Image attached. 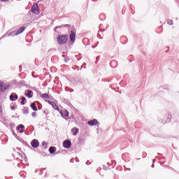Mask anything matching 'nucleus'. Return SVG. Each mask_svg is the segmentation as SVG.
Instances as JSON below:
<instances>
[{
	"label": "nucleus",
	"instance_id": "obj_11",
	"mask_svg": "<svg viewBox=\"0 0 179 179\" xmlns=\"http://www.w3.org/2000/svg\"><path fill=\"white\" fill-rule=\"evenodd\" d=\"M48 103H49V104H50V106H52V108H54V110H56L57 111H59V107H58L57 106V104H55V102L48 101Z\"/></svg>",
	"mask_w": 179,
	"mask_h": 179
},
{
	"label": "nucleus",
	"instance_id": "obj_29",
	"mask_svg": "<svg viewBox=\"0 0 179 179\" xmlns=\"http://www.w3.org/2000/svg\"><path fill=\"white\" fill-rule=\"evenodd\" d=\"M76 161L77 162H79V159H78V157H76Z\"/></svg>",
	"mask_w": 179,
	"mask_h": 179
},
{
	"label": "nucleus",
	"instance_id": "obj_10",
	"mask_svg": "<svg viewBox=\"0 0 179 179\" xmlns=\"http://www.w3.org/2000/svg\"><path fill=\"white\" fill-rule=\"evenodd\" d=\"M24 95L26 96V97H29V99H31V97H33V91L30 90H27L25 91Z\"/></svg>",
	"mask_w": 179,
	"mask_h": 179
},
{
	"label": "nucleus",
	"instance_id": "obj_17",
	"mask_svg": "<svg viewBox=\"0 0 179 179\" xmlns=\"http://www.w3.org/2000/svg\"><path fill=\"white\" fill-rule=\"evenodd\" d=\"M31 107L32 108V110H34V111H37V106H36V103H31Z\"/></svg>",
	"mask_w": 179,
	"mask_h": 179
},
{
	"label": "nucleus",
	"instance_id": "obj_18",
	"mask_svg": "<svg viewBox=\"0 0 179 179\" xmlns=\"http://www.w3.org/2000/svg\"><path fill=\"white\" fill-rule=\"evenodd\" d=\"M21 105L22 106H24V104H26V103H24V101H26V97H24V96H22V98H21Z\"/></svg>",
	"mask_w": 179,
	"mask_h": 179
},
{
	"label": "nucleus",
	"instance_id": "obj_31",
	"mask_svg": "<svg viewBox=\"0 0 179 179\" xmlns=\"http://www.w3.org/2000/svg\"><path fill=\"white\" fill-rule=\"evenodd\" d=\"M73 159H71L70 160L71 163H73Z\"/></svg>",
	"mask_w": 179,
	"mask_h": 179
},
{
	"label": "nucleus",
	"instance_id": "obj_12",
	"mask_svg": "<svg viewBox=\"0 0 179 179\" xmlns=\"http://www.w3.org/2000/svg\"><path fill=\"white\" fill-rule=\"evenodd\" d=\"M17 131H20V134H23L24 132V125L23 124H20L19 126L17 127Z\"/></svg>",
	"mask_w": 179,
	"mask_h": 179
},
{
	"label": "nucleus",
	"instance_id": "obj_19",
	"mask_svg": "<svg viewBox=\"0 0 179 179\" xmlns=\"http://www.w3.org/2000/svg\"><path fill=\"white\" fill-rule=\"evenodd\" d=\"M42 99H50V96L48 95V94H43L41 96Z\"/></svg>",
	"mask_w": 179,
	"mask_h": 179
},
{
	"label": "nucleus",
	"instance_id": "obj_15",
	"mask_svg": "<svg viewBox=\"0 0 179 179\" xmlns=\"http://www.w3.org/2000/svg\"><path fill=\"white\" fill-rule=\"evenodd\" d=\"M62 27H69V24H65V25L62 24L60 26L55 27V31H57V29H62Z\"/></svg>",
	"mask_w": 179,
	"mask_h": 179
},
{
	"label": "nucleus",
	"instance_id": "obj_27",
	"mask_svg": "<svg viewBox=\"0 0 179 179\" xmlns=\"http://www.w3.org/2000/svg\"><path fill=\"white\" fill-rule=\"evenodd\" d=\"M15 108H16V107H15V106L11 107V110H15Z\"/></svg>",
	"mask_w": 179,
	"mask_h": 179
},
{
	"label": "nucleus",
	"instance_id": "obj_5",
	"mask_svg": "<svg viewBox=\"0 0 179 179\" xmlns=\"http://www.w3.org/2000/svg\"><path fill=\"white\" fill-rule=\"evenodd\" d=\"M31 145L32 148L37 149V148H38V146H40V143L38 142V140L34 139L31 141Z\"/></svg>",
	"mask_w": 179,
	"mask_h": 179
},
{
	"label": "nucleus",
	"instance_id": "obj_2",
	"mask_svg": "<svg viewBox=\"0 0 179 179\" xmlns=\"http://www.w3.org/2000/svg\"><path fill=\"white\" fill-rule=\"evenodd\" d=\"M57 41L60 45L66 44V41H68V35H59L57 38Z\"/></svg>",
	"mask_w": 179,
	"mask_h": 179
},
{
	"label": "nucleus",
	"instance_id": "obj_21",
	"mask_svg": "<svg viewBox=\"0 0 179 179\" xmlns=\"http://www.w3.org/2000/svg\"><path fill=\"white\" fill-rule=\"evenodd\" d=\"M24 114H29V108L23 109Z\"/></svg>",
	"mask_w": 179,
	"mask_h": 179
},
{
	"label": "nucleus",
	"instance_id": "obj_36",
	"mask_svg": "<svg viewBox=\"0 0 179 179\" xmlns=\"http://www.w3.org/2000/svg\"><path fill=\"white\" fill-rule=\"evenodd\" d=\"M153 162H155V159H153Z\"/></svg>",
	"mask_w": 179,
	"mask_h": 179
},
{
	"label": "nucleus",
	"instance_id": "obj_20",
	"mask_svg": "<svg viewBox=\"0 0 179 179\" xmlns=\"http://www.w3.org/2000/svg\"><path fill=\"white\" fill-rule=\"evenodd\" d=\"M42 146L44 148V149H47V143H45V141H43L42 143Z\"/></svg>",
	"mask_w": 179,
	"mask_h": 179
},
{
	"label": "nucleus",
	"instance_id": "obj_4",
	"mask_svg": "<svg viewBox=\"0 0 179 179\" xmlns=\"http://www.w3.org/2000/svg\"><path fill=\"white\" fill-rule=\"evenodd\" d=\"M76 38V31L71 30L70 32V40L71 43H75Z\"/></svg>",
	"mask_w": 179,
	"mask_h": 179
},
{
	"label": "nucleus",
	"instance_id": "obj_22",
	"mask_svg": "<svg viewBox=\"0 0 179 179\" xmlns=\"http://www.w3.org/2000/svg\"><path fill=\"white\" fill-rule=\"evenodd\" d=\"M167 23H168V24H169L170 26H172V24H173V20H168Z\"/></svg>",
	"mask_w": 179,
	"mask_h": 179
},
{
	"label": "nucleus",
	"instance_id": "obj_25",
	"mask_svg": "<svg viewBox=\"0 0 179 179\" xmlns=\"http://www.w3.org/2000/svg\"><path fill=\"white\" fill-rule=\"evenodd\" d=\"M13 134L14 135V136H17L16 133H15V131H13Z\"/></svg>",
	"mask_w": 179,
	"mask_h": 179
},
{
	"label": "nucleus",
	"instance_id": "obj_14",
	"mask_svg": "<svg viewBox=\"0 0 179 179\" xmlns=\"http://www.w3.org/2000/svg\"><path fill=\"white\" fill-rule=\"evenodd\" d=\"M71 132H73V135L74 136H76V135H78V132H79V129L74 127L71 129Z\"/></svg>",
	"mask_w": 179,
	"mask_h": 179
},
{
	"label": "nucleus",
	"instance_id": "obj_32",
	"mask_svg": "<svg viewBox=\"0 0 179 179\" xmlns=\"http://www.w3.org/2000/svg\"><path fill=\"white\" fill-rule=\"evenodd\" d=\"M151 167H152V169L155 168V165L152 164V165L151 166Z\"/></svg>",
	"mask_w": 179,
	"mask_h": 179
},
{
	"label": "nucleus",
	"instance_id": "obj_35",
	"mask_svg": "<svg viewBox=\"0 0 179 179\" xmlns=\"http://www.w3.org/2000/svg\"><path fill=\"white\" fill-rule=\"evenodd\" d=\"M89 164V161L86 162V164Z\"/></svg>",
	"mask_w": 179,
	"mask_h": 179
},
{
	"label": "nucleus",
	"instance_id": "obj_23",
	"mask_svg": "<svg viewBox=\"0 0 179 179\" xmlns=\"http://www.w3.org/2000/svg\"><path fill=\"white\" fill-rule=\"evenodd\" d=\"M36 114H37V113H36V112H33V113H31V116H32V117H36Z\"/></svg>",
	"mask_w": 179,
	"mask_h": 179
},
{
	"label": "nucleus",
	"instance_id": "obj_6",
	"mask_svg": "<svg viewBox=\"0 0 179 179\" xmlns=\"http://www.w3.org/2000/svg\"><path fill=\"white\" fill-rule=\"evenodd\" d=\"M63 146L65 148V149H69L71 146H72V142L69 140H65L63 142Z\"/></svg>",
	"mask_w": 179,
	"mask_h": 179
},
{
	"label": "nucleus",
	"instance_id": "obj_7",
	"mask_svg": "<svg viewBox=\"0 0 179 179\" xmlns=\"http://www.w3.org/2000/svg\"><path fill=\"white\" fill-rule=\"evenodd\" d=\"M17 99H19V96H17V94L15 92L11 93V94L10 95V101H16Z\"/></svg>",
	"mask_w": 179,
	"mask_h": 179
},
{
	"label": "nucleus",
	"instance_id": "obj_30",
	"mask_svg": "<svg viewBox=\"0 0 179 179\" xmlns=\"http://www.w3.org/2000/svg\"><path fill=\"white\" fill-rule=\"evenodd\" d=\"M0 113H2V107L0 106Z\"/></svg>",
	"mask_w": 179,
	"mask_h": 179
},
{
	"label": "nucleus",
	"instance_id": "obj_28",
	"mask_svg": "<svg viewBox=\"0 0 179 179\" xmlns=\"http://www.w3.org/2000/svg\"><path fill=\"white\" fill-rule=\"evenodd\" d=\"M47 155L45 152H42V156H45Z\"/></svg>",
	"mask_w": 179,
	"mask_h": 179
},
{
	"label": "nucleus",
	"instance_id": "obj_34",
	"mask_svg": "<svg viewBox=\"0 0 179 179\" xmlns=\"http://www.w3.org/2000/svg\"><path fill=\"white\" fill-rule=\"evenodd\" d=\"M66 61H69V59H65V62H66Z\"/></svg>",
	"mask_w": 179,
	"mask_h": 179
},
{
	"label": "nucleus",
	"instance_id": "obj_13",
	"mask_svg": "<svg viewBox=\"0 0 179 179\" xmlns=\"http://www.w3.org/2000/svg\"><path fill=\"white\" fill-rule=\"evenodd\" d=\"M60 114L63 118H65V117H69V112H68L66 110H65L64 112L60 111Z\"/></svg>",
	"mask_w": 179,
	"mask_h": 179
},
{
	"label": "nucleus",
	"instance_id": "obj_24",
	"mask_svg": "<svg viewBox=\"0 0 179 179\" xmlns=\"http://www.w3.org/2000/svg\"><path fill=\"white\" fill-rule=\"evenodd\" d=\"M1 2H8L9 0H0Z\"/></svg>",
	"mask_w": 179,
	"mask_h": 179
},
{
	"label": "nucleus",
	"instance_id": "obj_26",
	"mask_svg": "<svg viewBox=\"0 0 179 179\" xmlns=\"http://www.w3.org/2000/svg\"><path fill=\"white\" fill-rule=\"evenodd\" d=\"M100 59V56L96 57V61H99Z\"/></svg>",
	"mask_w": 179,
	"mask_h": 179
},
{
	"label": "nucleus",
	"instance_id": "obj_3",
	"mask_svg": "<svg viewBox=\"0 0 179 179\" xmlns=\"http://www.w3.org/2000/svg\"><path fill=\"white\" fill-rule=\"evenodd\" d=\"M30 12H32V13H34V15H38V13H40V10H38V4H34L30 10Z\"/></svg>",
	"mask_w": 179,
	"mask_h": 179
},
{
	"label": "nucleus",
	"instance_id": "obj_8",
	"mask_svg": "<svg viewBox=\"0 0 179 179\" xmlns=\"http://www.w3.org/2000/svg\"><path fill=\"white\" fill-rule=\"evenodd\" d=\"M8 87L9 86L5 84V83H0V92H5Z\"/></svg>",
	"mask_w": 179,
	"mask_h": 179
},
{
	"label": "nucleus",
	"instance_id": "obj_16",
	"mask_svg": "<svg viewBox=\"0 0 179 179\" xmlns=\"http://www.w3.org/2000/svg\"><path fill=\"white\" fill-rule=\"evenodd\" d=\"M56 149L57 148L54 146H52V147L49 148V152H50V155H52L53 153H55Z\"/></svg>",
	"mask_w": 179,
	"mask_h": 179
},
{
	"label": "nucleus",
	"instance_id": "obj_9",
	"mask_svg": "<svg viewBox=\"0 0 179 179\" xmlns=\"http://www.w3.org/2000/svg\"><path fill=\"white\" fill-rule=\"evenodd\" d=\"M88 125L94 126V125H100L99 121L96 119H94L92 120L87 122Z\"/></svg>",
	"mask_w": 179,
	"mask_h": 179
},
{
	"label": "nucleus",
	"instance_id": "obj_1",
	"mask_svg": "<svg viewBox=\"0 0 179 179\" xmlns=\"http://www.w3.org/2000/svg\"><path fill=\"white\" fill-rule=\"evenodd\" d=\"M26 30V27H22L20 28L17 31H11V32H7L1 38H3L5 37H10V36H19V34H22Z\"/></svg>",
	"mask_w": 179,
	"mask_h": 179
},
{
	"label": "nucleus",
	"instance_id": "obj_33",
	"mask_svg": "<svg viewBox=\"0 0 179 179\" xmlns=\"http://www.w3.org/2000/svg\"><path fill=\"white\" fill-rule=\"evenodd\" d=\"M19 68H20V69H22V65H20V66H19Z\"/></svg>",
	"mask_w": 179,
	"mask_h": 179
}]
</instances>
